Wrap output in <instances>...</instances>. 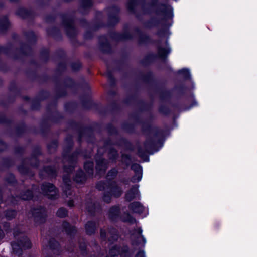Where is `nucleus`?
<instances>
[{
    "label": "nucleus",
    "mask_w": 257,
    "mask_h": 257,
    "mask_svg": "<svg viewBox=\"0 0 257 257\" xmlns=\"http://www.w3.org/2000/svg\"><path fill=\"white\" fill-rule=\"evenodd\" d=\"M42 190L45 195L49 198H53L57 195V190L55 187L51 184H46L42 186Z\"/></svg>",
    "instance_id": "f257e3e1"
},
{
    "label": "nucleus",
    "mask_w": 257,
    "mask_h": 257,
    "mask_svg": "<svg viewBox=\"0 0 257 257\" xmlns=\"http://www.w3.org/2000/svg\"><path fill=\"white\" fill-rule=\"evenodd\" d=\"M139 196V190L138 187H135L132 188L126 195V198L127 200H131L132 199L137 197Z\"/></svg>",
    "instance_id": "f03ea898"
},
{
    "label": "nucleus",
    "mask_w": 257,
    "mask_h": 257,
    "mask_svg": "<svg viewBox=\"0 0 257 257\" xmlns=\"http://www.w3.org/2000/svg\"><path fill=\"white\" fill-rule=\"evenodd\" d=\"M131 209L137 213H141L144 210V207L139 202L132 203L130 205Z\"/></svg>",
    "instance_id": "7ed1b4c3"
},
{
    "label": "nucleus",
    "mask_w": 257,
    "mask_h": 257,
    "mask_svg": "<svg viewBox=\"0 0 257 257\" xmlns=\"http://www.w3.org/2000/svg\"><path fill=\"white\" fill-rule=\"evenodd\" d=\"M142 230L140 228H139L136 231V234H133L132 236V238H135L136 237L137 239V242L140 243L141 242L145 244L146 242V240L143 235H142Z\"/></svg>",
    "instance_id": "20e7f679"
},
{
    "label": "nucleus",
    "mask_w": 257,
    "mask_h": 257,
    "mask_svg": "<svg viewBox=\"0 0 257 257\" xmlns=\"http://www.w3.org/2000/svg\"><path fill=\"white\" fill-rule=\"evenodd\" d=\"M57 215L60 217H64L67 215V211L65 209L60 208L58 210Z\"/></svg>",
    "instance_id": "39448f33"
},
{
    "label": "nucleus",
    "mask_w": 257,
    "mask_h": 257,
    "mask_svg": "<svg viewBox=\"0 0 257 257\" xmlns=\"http://www.w3.org/2000/svg\"><path fill=\"white\" fill-rule=\"evenodd\" d=\"M179 73L182 74L185 78H188L190 76V72L187 69H183L179 70Z\"/></svg>",
    "instance_id": "423d86ee"
},
{
    "label": "nucleus",
    "mask_w": 257,
    "mask_h": 257,
    "mask_svg": "<svg viewBox=\"0 0 257 257\" xmlns=\"http://www.w3.org/2000/svg\"><path fill=\"white\" fill-rule=\"evenodd\" d=\"M31 246V243L30 241L27 239L25 242V244L24 245V248H29Z\"/></svg>",
    "instance_id": "0eeeda50"
},
{
    "label": "nucleus",
    "mask_w": 257,
    "mask_h": 257,
    "mask_svg": "<svg viewBox=\"0 0 257 257\" xmlns=\"http://www.w3.org/2000/svg\"><path fill=\"white\" fill-rule=\"evenodd\" d=\"M132 167L133 169H137L138 171L140 172V173H141L142 169L140 166H139V165H134L132 166Z\"/></svg>",
    "instance_id": "6e6552de"
},
{
    "label": "nucleus",
    "mask_w": 257,
    "mask_h": 257,
    "mask_svg": "<svg viewBox=\"0 0 257 257\" xmlns=\"http://www.w3.org/2000/svg\"><path fill=\"white\" fill-rule=\"evenodd\" d=\"M136 257H145V253L144 251H139Z\"/></svg>",
    "instance_id": "1a4fd4ad"
},
{
    "label": "nucleus",
    "mask_w": 257,
    "mask_h": 257,
    "mask_svg": "<svg viewBox=\"0 0 257 257\" xmlns=\"http://www.w3.org/2000/svg\"><path fill=\"white\" fill-rule=\"evenodd\" d=\"M121 192L119 190H118L117 194H114V196H115V197H118V196H119L120 195Z\"/></svg>",
    "instance_id": "9d476101"
},
{
    "label": "nucleus",
    "mask_w": 257,
    "mask_h": 257,
    "mask_svg": "<svg viewBox=\"0 0 257 257\" xmlns=\"http://www.w3.org/2000/svg\"><path fill=\"white\" fill-rule=\"evenodd\" d=\"M91 224V223H89V224H87L86 225V229L87 230V231L88 232V226Z\"/></svg>",
    "instance_id": "9b49d317"
},
{
    "label": "nucleus",
    "mask_w": 257,
    "mask_h": 257,
    "mask_svg": "<svg viewBox=\"0 0 257 257\" xmlns=\"http://www.w3.org/2000/svg\"><path fill=\"white\" fill-rule=\"evenodd\" d=\"M140 173H139V174H138L139 175V177H138V179H137L138 181H139L141 179V177L140 176Z\"/></svg>",
    "instance_id": "f8f14e48"
},
{
    "label": "nucleus",
    "mask_w": 257,
    "mask_h": 257,
    "mask_svg": "<svg viewBox=\"0 0 257 257\" xmlns=\"http://www.w3.org/2000/svg\"><path fill=\"white\" fill-rule=\"evenodd\" d=\"M16 246L17 245L16 244H14L12 245V247H13L14 250L16 248Z\"/></svg>",
    "instance_id": "ddd939ff"
},
{
    "label": "nucleus",
    "mask_w": 257,
    "mask_h": 257,
    "mask_svg": "<svg viewBox=\"0 0 257 257\" xmlns=\"http://www.w3.org/2000/svg\"><path fill=\"white\" fill-rule=\"evenodd\" d=\"M103 199L105 201H108V200L106 198V196H104Z\"/></svg>",
    "instance_id": "4468645a"
},
{
    "label": "nucleus",
    "mask_w": 257,
    "mask_h": 257,
    "mask_svg": "<svg viewBox=\"0 0 257 257\" xmlns=\"http://www.w3.org/2000/svg\"><path fill=\"white\" fill-rule=\"evenodd\" d=\"M89 165L90 166V167H92L93 166V165H92V163H89Z\"/></svg>",
    "instance_id": "2eb2a0df"
},
{
    "label": "nucleus",
    "mask_w": 257,
    "mask_h": 257,
    "mask_svg": "<svg viewBox=\"0 0 257 257\" xmlns=\"http://www.w3.org/2000/svg\"><path fill=\"white\" fill-rule=\"evenodd\" d=\"M1 232H2V231H1V230H0V234L1 233Z\"/></svg>",
    "instance_id": "dca6fc26"
}]
</instances>
